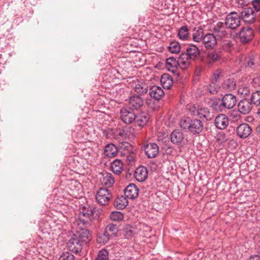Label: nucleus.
<instances>
[{"label":"nucleus","mask_w":260,"mask_h":260,"mask_svg":"<svg viewBox=\"0 0 260 260\" xmlns=\"http://www.w3.org/2000/svg\"><path fill=\"white\" fill-rule=\"evenodd\" d=\"M139 194V189L134 184H129L124 189V195L127 199L133 200Z\"/></svg>","instance_id":"17"},{"label":"nucleus","mask_w":260,"mask_h":260,"mask_svg":"<svg viewBox=\"0 0 260 260\" xmlns=\"http://www.w3.org/2000/svg\"><path fill=\"white\" fill-rule=\"evenodd\" d=\"M239 1H240V0H239Z\"/></svg>","instance_id":"58"},{"label":"nucleus","mask_w":260,"mask_h":260,"mask_svg":"<svg viewBox=\"0 0 260 260\" xmlns=\"http://www.w3.org/2000/svg\"><path fill=\"white\" fill-rule=\"evenodd\" d=\"M239 34L240 41L243 44L248 43L254 36L253 29L249 27H243Z\"/></svg>","instance_id":"8"},{"label":"nucleus","mask_w":260,"mask_h":260,"mask_svg":"<svg viewBox=\"0 0 260 260\" xmlns=\"http://www.w3.org/2000/svg\"><path fill=\"white\" fill-rule=\"evenodd\" d=\"M166 66L169 71L175 73L177 71V67L179 66L178 61L175 58L170 57L167 59Z\"/></svg>","instance_id":"27"},{"label":"nucleus","mask_w":260,"mask_h":260,"mask_svg":"<svg viewBox=\"0 0 260 260\" xmlns=\"http://www.w3.org/2000/svg\"><path fill=\"white\" fill-rule=\"evenodd\" d=\"M120 118L121 120L126 124H131L134 122L136 114L130 108H123L120 110Z\"/></svg>","instance_id":"4"},{"label":"nucleus","mask_w":260,"mask_h":260,"mask_svg":"<svg viewBox=\"0 0 260 260\" xmlns=\"http://www.w3.org/2000/svg\"><path fill=\"white\" fill-rule=\"evenodd\" d=\"M221 106V101H220L219 99H215L211 101V107L213 109L216 111H222L224 110L223 108Z\"/></svg>","instance_id":"40"},{"label":"nucleus","mask_w":260,"mask_h":260,"mask_svg":"<svg viewBox=\"0 0 260 260\" xmlns=\"http://www.w3.org/2000/svg\"><path fill=\"white\" fill-rule=\"evenodd\" d=\"M184 139V135L182 132L179 130H175L171 135V142L174 144H180Z\"/></svg>","instance_id":"28"},{"label":"nucleus","mask_w":260,"mask_h":260,"mask_svg":"<svg viewBox=\"0 0 260 260\" xmlns=\"http://www.w3.org/2000/svg\"><path fill=\"white\" fill-rule=\"evenodd\" d=\"M191 59L185 54V53H181L178 58V64L179 67L182 70L187 69L191 64Z\"/></svg>","instance_id":"20"},{"label":"nucleus","mask_w":260,"mask_h":260,"mask_svg":"<svg viewBox=\"0 0 260 260\" xmlns=\"http://www.w3.org/2000/svg\"><path fill=\"white\" fill-rule=\"evenodd\" d=\"M134 88L135 92L139 95L146 93L148 91V86L142 81H138Z\"/></svg>","instance_id":"31"},{"label":"nucleus","mask_w":260,"mask_h":260,"mask_svg":"<svg viewBox=\"0 0 260 260\" xmlns=\"http://www.w3.org/2000/svg\"><path fill=\"white\" fill-rule=\"evenodd\" d=\"M104 232L111 238L118 236L119 227L117 224L109 223L105 227Z\"/></svg>","instance_id":"21"},{"label":"nucleus","mask_w":260,"mask_h":260,"mask_svg":"<svg viewBox=\"0 0 260 260\" xmlns=\"http://www.w3.org/2000/svg\"><path fill=\"white\" fill-rule=\"evenodd\" d=\"M67 245L70 251L75 253H78L81 251L83 244L76 237L73 236L70 239Z\"/></svg>","instance_id":"13"},{"label":"nucleus","mask_w":260,"mask_h":260,"mask_svg":"<svg viewBox=\"0 0 260 260\" xmlns=\"http://www.w3.org/2000/svg\"><path fill=\"white\" fill-rule=\"evenodd\" d=\"M168 49L171 53L176 54L180 52L181 47L178 42L174 41L170 43Z\"/></svg>","instance_id":"41"},{"label":"nucleus","mask_w":260,"mask_h":260,"mask_svg":"<svg viewBox=\"0 0 260 260\" xmlns=\"http://www.w3.org/2000/svg\"><path fill=\"white\" fill-rule=\"evenodd\" d=\"M90 221V219L88 218H83L81 215H79L78 220L77 221V224L79 227L82 226L84 228H86V225L89 224Z\"/></svg>","instance_id":"45"},{"label":"nucleus","mask_w":260,"mask_h":260,"mask_svg":"<svg viewBox=\"0 0 260 260\" xmlns=\"http://www.w3.org/2000/svg\"><path fill=\"white\" fill-rule=\"evenodd\" d=\"M112 198V193L106 188H101L96 194L97 202L102 205H107Z\"/></svg>","instance_id":"3"},{"label":"nucleus","mask_w":260,"mask_h":260,"mask_svg":"<svg viewBox=\"0 0 260 260\" xmlns=\"http://www.w3.org/2000/svg\"><path fill=\"white\" fill-rule=\"evenodd\" d=\"M205 54V62L207 65H211L219 60L222 56L221 51L217 50L208 51Z\"/></svg>","instance_id":"5"},{"label":"nucleus","mask_w":260,"mask_h":260,"mask_svg":"<svg viewBox=\"0 0 260 260\" xmlns=\"http://www.w3.org/2000/svg\"><path fill=\"white\" fill-rule=\"evenodd\" d=\"M92 213L91 210L90 211H87L86 212L83 211L80 213L79 215H81V216L83 218H88V219H90V217L92 215Z\"/></svg>","instance_id":"50"},{"label":"nucleus","mask_w":260,"mask_h":260,"mask_svg":"<svg viewBox=\"0 0 260 260\" xmlns=\"http://www.w3.org/2000/svg\"><path fill=\"white\" fill-rule=\"evenodd\" d=\"M204 29L201 27H196L192 30V40L194 42L200 43L202 42L204 37Z\"/></svg>","instance_id":"26"},{"label":"nucleus","mask_w":260,"mask_h":260,"mask_svg":"<svg viewBox=\"0 0 260 260\" xmlns=\"http://www.w3.org/2000/svg\"><path fill=\"white\" fill-rule=\"evenodd\" d=\"M202 43L205 48L213 49L217 44L216 38L213 34L208 33L205 35Z\"/></svg>","instance_id":"9"},{"label":"nucleus","mask_w":260,"mask_h":260,"mask_svg":"<svg viewBox=\"0 0 260 260\" xmlns=\"http://www.w3.org/2000/svg\"><path fill=\"white\" fill-rule=\"evenodd\" d=\"M178 36L182 41L187 40L189 38V29L186 26H181L178 30Z\"/></svg>","instance_id":"37"},{"label":"nucleus","mask_w":260,"mask_h":260,"mask_svg":"<svg viewBox=\"0 0 260 260\" xmlns=\"http://www.w3.org/2000/svg\"><path fill=\"white\" fill-rule=\"evenodd\" d=\"M191 112L193 116H198L203 121H210L212 117L209 109L207 108H194L191 111Z\"/></svg>","instance_id":"7"},{"label":"nucleus","mask_w":260,"mask_h":260,"mask_svg":"<svg viewBox=\"0 0 260 260\" xmlns=\"http://www.w3.org/2000/svg\"><path fill=\"white\" fill-rule=\"evenodd\" d=\"M252 84L254 87H257L260 85V77H256L253 79Z\"/></svg>","instance_id":"51"},{"label":"nucleus","mask_w":260,"mask_h":260,"mask_svg":"<svg viewBox=\"0 0 260 260\" xmlns=\"http://www.w3.org/2000/svg\"><path fill=\"white\" fill-rule=\"evenodd\" d=\"M252 128L247 123L239 124L236 128V134L237 136L242 139L247 138L251 133Z\"/></svg>","instance_id":"10"},{"label":"nucleus","mask_w":260,"mask_h":260,"mask_svg":"<svg viewBox=\"0 0 260 260\" xmlns=\"http://www.w3.org/2000/svg\"><path fill=\"white\" fill-rule=\"evenodd\" d=\"M122 162L121 160L117 159L113 161L111 165L112 172L115 174H120L122 171Z\"/></svg>","instance_id":"35"},{"label":"nucleus","mask_w":260,"mask_h":260,"mask_svg":"<svg viewBox=\"0 0 260 260\" xmlns=\"http://www.w3.org/2000/svg\"><path fill=\"white\" fill-rule=\"evenodd\" d=\"M203 70H204V68L202 66H201V65L197 66L196 68L195 74L199 76L202 72Z\"/></svg>","instance_id":"52"},{"label":"nucleus","mask_w":260,"mask_h":260,"mask_svg":"<svg viewBox=\"0 0 260 260\" xmlns=\"http://www.w3.org/2000/svg\"><path fill=\"white\" fill-rule=\"evenodd\" d=\"M221 74V70L219 69L216 70L213 74L212 77V81L216 82L217 81L220 77Z\"/></svg>","instance_id":"48"},{"label":"nucleus","mask_w":260,"mask_h":260,"mask_svg":"<svg viewBox=\"0 0 260 260\" xmlns=\"http://www.w3.org/2000/svg\"><path fill=\"white\" fill-rule=\"evenodd\" d=\"M143 104V101L139 95H134L129 100V106L131 109H138Z\"/></svg>","instance_id":"24"},{"label":"nucleus","mask_w":260,"mask_h":260,"mask_svg":"<svg viewBox=\"0 0 260 260\" xmlns=\"http://www.w3.org/2000/svg\"><path fill=\"white\" fill-rule=\"evenodd\" d=\"M252 5L255 10L260 11V0H254L252 1Z\"/></svg>","instance_id":"49"},{"label":"nucleus","mask_w":260,"mask_h":260,"mask_svg":"<svg viewBox=\"0 0 260 260\" xmlns=\"http://www.w3.org/2000/svg\"><path fill=\"white\" fill-rule=\"evenodd\" d=\"M257 114L258 117V118L260 119V108L258 109L257 112Z\"/></svg>","instance_id":"57"},{"label":"nucleus","mask_w":260,"mask_h":260,"mask_svg":"<svg viewBox=\"0 0 260 260\" xmlns=\"http://www.w3.org/2000/svg\"><path fill=\"white\" fill-rule=\"evenodd\" d=\"M252 108V103L249 99H244L241 100L238 104V111L242 114L250 113Z\"/></svg>","instance_id":"12"},{"label":"nucleus","mask_w":260,"mask_h":260,"mask_svg":"<svg viewBox=\"0 0 260 260\" xmlns=\"http://www.w3.org/2000/svg\"><path fill=\"white\" fill-rule=\"evenodd\" d=\"M74 236L76 237L83 244L87 243L90 240V233L89 230L85 229L83 227H79V230Z\"/></svg>","instance_id":"11"},{"label":"nucleus","mask_w":260,"mask_h":260,"mask_svg":"<svg viewBox=\"0 0 260 260\" xmlns=\"http://www.w3.org/2000/svg\"><path fill=\"white\" fill-rule=\"evenodd\" d=\"M117 152V147L113 144L107 145L105 148V154L109 157H113L116 156Z\"/></svg>","instance_id":"32"},{"label":"nucleus","mask_w":260,"mask_h":260,"mask_svg":"<svg viewBox=\"0 0 260 260\" xmlns=\"http://www.w3.org/2000/svg\"><path fill=\"white\" fill-rule=\"evenodd\" d=\"M248 260H260V257L258 255H254L251 256Z\"/></svg>","instance_id":"54"},{"label":"nucleus","mask_w":260,"mask_h":260,"mask_svg":"<svg viewBox=\"0 0 260 260\" xmlns=\"http://www.w3.org/2000/svg\"><path fill=\"white\" fill-rule=\"evenodd\" d=\"M219 87L214 81H212L207 87V90L208 92L212 94H216L218 91Z\"/></svg>","instance_id":"42"},{"label":"nucleus","mask_w":260,"mask_h":260,"mask_svg":"<svg viewBox=\"0 0 260 260\" xmlns=\"http://www.w3.org/2000/svg\"><path fill=\"white\" fill-rule=\"evenodd\" d=\"M123 231L125 238L129 239L135 235L137 230L135 227L127 224L124 226Z\"/></svg>","instance_id":"34"},{"label":"nucleus","mask_w":260,"mask_h":260,"mask_svg":"<svg viewBox=\"0 0 260 260\" xmlns=\"http://www.w3.org/2000/svg\"><path fill=\"white\" fill-rule=\"evenodd\" d=\"M109 252L105 249L101 250L98 253L96 260H107L108 259Z\"/></svg>","instance_id":"44"},{"label":"nucleus","mask_w":260,"mask_h":260,"mask_svg":"<svg viewBox=\"0 0 260 260\" xmlns=\"http://www.w3.org/2000/svg\"><path fill=\"white\" fill-rule=\"evenodd\" d=\"M111 238L107 235V234L104 232L103 233H99L97 236L96 241L97 243L102 245L106 244Z\"/></svg>","instance_id":"38"},{"label":"nucleus","mask_w":260,"mask_h":260,"mask_svg":"<svg viewBox=\"0 0 260 260\" xmlns=\"http://www.w3.org/2000/svg\"><path fill=\"white\" fill-rule=\"evenodd\" d=\"M252 104L256 106H260V91H256L252 94L250 99H249Z\"/></svg>","instance_id":"39"},{"label":"nucleus","mask_w":260,"mask_h":260,"mask_svg":"<svg viewBox=\"0 0 260 260\" xmlns=\"http://www.w3.org/2000/svg\"><path fill=\"white\" fill-rule=\"evenodd\" d=\"M180 125L184 130L193 134L201 133L203 128V124L201 120L197 119H190L189 118L182 119L180 122Z\"/></svg>","instance_id":"1"},{"label":"nucleus","mask_w":260,"mask_h":260,"mask_svg":"<svg viewBox=\"0 0 260 260\" xmlns=\"http://www.w3.org/2000/svg\"><path fill=\"white\" fill-rule=\"evenodd\" d=\"M123 218V214L119 211L112 212L110 215V219L113 221H120Z\"/></svg>","instance_id":"43"},{"label":"nucleus","mask_w":260,"mask_h":260,"mask_svg":"<svg viewBox=\"0 0 260 260\" xmlns=\"http://www.w3.org/2000/svg\"><path fill=\"white\" fill-rule=\"evenodd\" d=\"M102 184L108 187L111 186L114 183V180L111 174L105 173L103 175V178L101 179Z\"/></svg>","instance_id":"36"},{"label":"nucleus","mask_w":260,"mask_h":260,"mask_svg":"<svg viewBox=\"0 0 260 260\" xmlns=\"http://www.w3.org/2000/svg\"><path fill=\"white\" fill-rule=\"evenodd\" d=\"M237 102L236 96L232 93L225 94L221 99V107L223 110L232 109Z\"/></svg>","instance_id":"6"},{"label":"nucleus","mask_w":260,"mask_h":260,"mask_svg":"<svg viewBox=\"0 0 260 260\" xmlns=\"http://www.w3.org/2000/svg\"><path fill=\"white\" fill-rule=\"evenodd\" d=\"M241 16L242 20L247 23H252L255 21V14L253 9L250 7L244 8Z\"/></svg>","instance_id":"15"},{"label":"nucleus","mask_w":260,"mask_h":260,"mask_svg":"<svg viewBox=\"0 0 260 260\" xmlns=\"http://www.w3.org/2000/svg\"><path fill=\"white\" fill-rule=\"evenodd\" d=\"M148 176V171L145 167L137 168L135 172V177L139 182H143L146 180Z\"/></svg>","instance_id":"19"},{"label":"nucleus","mask_w":260,"mask_h":260,"mask_svg":"<svg viewBox=\"0 0 260 260\" xmlns=\"http://www.w3.org/2000/svg\"><path fill=\"white\" fill-rule=\"evenodd\" d=\"M149 117L146 112H141L136 114V118L134 122L139 126H144L148 122Z\"/></svg>","instance_id":"22"},{"label":"nucleus","mask_w":260,"mask_h":260,"mask_svg":"<svg viewBox=\"0 0 260 260\" xmlns=\"http://www.w3.org/2000/svg\"><path fill=\"white\" fill-rule=\"evenodd\" d=\"M149 94L151 98L158 100L164 96V91L160 87L153 86L150 89Z\"/></svg>","instance_id":"25"},{"label":"nucleus","mask_w":260,"mask_h":260,"mask_svg":"<svg viewBox=\"0 0 260 260\" xmlns=\"http://www.w3.org/2000/svg\"><path fill=\"white\" fill-rule=\"evenodd\" d=\"M59 260H75V257L71 253L69 252H65L61 254Z\"/></svg>","instance_id":"46"},{"label":"nucleus","mask_w":260,"mask_h":260,"mask_svg":"<svg viewBox=\"0 0 260 260\" xmlns=\"http://www.w3.org/2000/svg\"><path fill=\"white\" fill-rule=\"evenodd\" d=\"M160 82L164 88L170 89L173 84L172 77L168 74H164L160 79Z\"/></svg>","instance_id":"30"},{"label":"nucleus","mask_w":260,"mask_h":260,"mask_svg":"<svg viewBox=\"0 0 260 260\" xmlns=\"http://www.w3.org/2000/svg\"><path fill=\"white\" fill-rule=\"evenodd\" d=\"M238 93L241 95H247L250 93V89L247 86L242 85L239 88Z\"/></svg>","instance_id":"47"},{"label":"nucleus","mask_w":260,"mask_h":260,"mask_svg":"<svg viewBox=\"0 0 260 260\" xmlns=\"http://www.w3.org/2000/svg\"><path fill=\"white\" fill-rule=\"evenodd\" d=\"M128 201L126 197L121 196L117 197L114 201V207L118 209H123L127 205Z\"/></svg>","instance_id":"29"},{"label":"nucleus","mask_w":260,"mask_h":260,"mask_svg":"<svg viewBox=\"0 0 260 260\" xmlns=\"http://www.w3.org/2000/svg\"><path fill=\"white\" fill-rule=\"evenodd\" d=\"M255 64V62L254 59L249 58V60L247 62L246 67H248L251 68L252 66H254Z\"/></svg>","instance_id":"53"},{"label":"nucleus","mask_w":260,"mask_h":260,"mask_svg":"<svg viewBox=\"0 0 260 260\" xmlns=\"http://www.w3.org/2000/svg\"><path fill=\"white\" fill-rule=\"evenodd\" d=\"M236 87V82L233 79L228 78L224 80L221 88L225 91H229L234 90Z\"/></svg>","instance_id":"33"},{"label":"nucleus","mask_w":260,"mask_h":260,"mask_svg":"<svg viewBox=\"0 0 260 260\" xmlns=\"http://www.w3.org/2000/svg\"><path fill=\"white\" fill-rule=\"evenodd\" d=\"M214 124L217 128L224 129L226 128L229 124V118L225 114H219L214 120Z\"/></svg>","instance_id":"16"},{"label":"nucleus","mask_w":260,"mask_h":260,"mask_svg":"<svg viewBox=\"0 0 260 260\" xmlns=\"http://www.w3.org/2000/svg\"><path fill=\"white\" fill-rule=\"evenodd\" d=\"M145 152L149 158L155 157L159 152V147L155 143H149L144 145Z\"/></svg>","instance_id":"14"},{"label":"nucleus","mask_w":260,"mask_h":260,"mask_svg":"<svg viewBox=\"0 0 260 260\" xmlns=\"http://www.w3.org/2000/svg\"><path fill=\"white\" fill-rule=\"evenodd\" d=\"M122 144L125 147H128L129 146V144L127 142H123Z\"/></svg>","instance_id":"55"},{"label":"nucleus","mask_w":260,"mask_h":260,"mask_svg":"<svg viewBox=\"0 0 260 260\" xmlns=\"http://www.w3.org/2000/svg\"><path fill=\"white\" fill-rule=\"evenodd\" d=\"M190 59L192 60H196L200 55V50L199 48L192 44H190L186 49V52H184Z\"/></svg>","instance_id":"18"},{"label":"nucleus","mask_w":260,"mask_h":260,"mask_svg":"<svg viewBox=\"0 0 260 260\" xmlns=\"http://www.w3.org/2000/svg\"><path fill=\"white\" fill-rule=\"evenodd\" d=\"M256 131H257V133H258L260 134V124L257 127Z\"/></svg>","instance_id":"56"},{"label":"nucleus","mask_w":260,"mask_h":260,"mask_svg":"<svg viewBox=\"0 0 260 260\" xmlns=\"http://www.w3.org/2000/svg\"><path fill=\"white\" fill-rule=\"evenodd\" d=\"M224 23L227 28L235 29L240 25L241 17L237 12H231L226 16Z\"/></svg>","instance_id":"2"},{"label":"nucleus","mask_w":260,"mask_h":260,"mask_svg":"<svg viewBox=\"0 0 260 260\" xmlns=\"http://www.w3.org/2000/svg\"><path fill=\"white\" fill-rule=\"evenodd\" d=\"M212 30L220 38H224L227 35V32L224 26V23L221 22H218L214 25Z\"/></svg>","instance_id":"23"}]
</instances>
